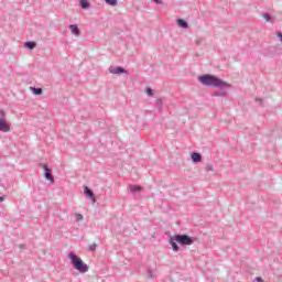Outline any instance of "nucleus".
<instances>
[{
	"label": "nucleus",
	"instance_id": "16",
	"mask_svg": "<svg viewBox=\"0 0 282 282\" xmlns=\"http://www.w3.org/2000/svg\"><path fill=\"white\" fill-rule=\"evenodd\" d=\"M155 105H156V108L159 109V111H162V107H163L162 99H156Z\"/></svg>",
	"mask_w": 282,
	"mask_h": 282
},
{
	"label": "nucleus",
	"instance_id": "25",
	"mask_svg": "<svg viewBox=\"0 0 282 282\" xmlns=\"http://www.w3.org/2000/svg\"><path fill=\"white\" fill-rule=\"evenodd\" d=\"M276 36H278V39H279V41H280V43H281V45H282V33H281V32H278V33H276Z\"/></svg>",
	"mask_w": 282,
	"mask_h": 282
},
{
	"label": "nucleus",
	"instance_id": "9",
	"mask_svg": "<svg viewBox=\"0 0 282 282\" xmlns=\"http://www.w3.org/2000/svg\"><path fill=\"white\" fill-rule=\"evenodd\" d=\"M68 29L70 30L72 34H74L75 36H80V29H78V25L70 24Z\"/></svg>",
	"mask_w": 282,
	"mask_h": 282
},
{
	"label": "nucleus",
	"instance_id": "14",
	"mask_svg": "<svg viewBox=\"0 0 282 282\" xmlns=\"http://www.w3.org/2000/svg\"><path fill=\"white\" fill-rule=\"evenodd\" d=\"M24 47L28 50H34V47H36V42H25Z\"/></svg>",
	"mask_w": 282,
	"mask_h": 282
},
{
	"label": "nucleus",
	"instance_id": "11",
	"mask_svg": "<svg viewBox=\"0 0 282 282\" xmlns=\"http://www.w3.org/2000/svg\"><path fill=\"white\" fill-rule=\"evenodd\" d=\"M191 158H192V162H194L195 164L202 161V155L198 152H193L191 154Z\"/></svg>",
	"mask_w": 282,
	"mask_h": 282
},
{
	"label": "nucleus",
	"instance_id": "19",
	"mask_svg": "<svg viewBox=\"0 0 282 282\" xmlns=\"http://www.w3.org/2000/svg\"><path fill=\"white\" fill-rule=\"evenodd\" d=\"M263 19L267 20L269 23H272V17L269 15V13L262 14Z\"/></svg>",
	"mask_w": 282,
	"mask_h": 282
},
{
	"label": "nucleus",
	"instance_id": "3",
	"mask_svg": "<svg viewBox=\"0 0 282 282\" xmlns=\"http://www.w3.org/2000/svg\"><path fill=\"white\" fill-rule=\"evenodd\" d=\"M67 257L70 261V265H73L74 270H77L79 274H85L89 272V265L84 263L83 259L80 257H77L74 251H70Z\"/></svg>",
	"mask_w": 282,
	"mask_h": 282
},
{
	"label": "nucleus",
	"instance_id": "4",
	"mask_svg": "<svg viewBox=\"0 0 282 282\" xmlns=\"http://www.w3.org/2000/svg\"><path fill=\"white\" fill-rule=\"evenodd\" d=\"M41 169H44V177L52 184H54V175H52V169H50V165L47 163H40Z\"/></svg>",
	"mask_w": 282,
	"mask_h": 282
},
{
	"label": "nucleus",
	"instance_id": "13",
	"mask_svg": "<svg viewBox=\"0 0 282 282\" xmlns=\"http://www.w3.org/2000/svg\"><path fill=\"white\" fill-rule=\"evenodd\" d=\"M220 89L221 90L214 93V96H218L220 98H226V96H228V93L226 90H224V88H220Z\"/></svg>",
	"mask_w": 282,
	"mask_h": 282
},
{
	"label": "nucleus",
	"instance_id": "27",
	"mask_svg": "<svg viewBox=\"0 0 282 282\" xmlns=\"http://www.w3.org/2000/svg\"><path fill=\"white\" fill-rule=\"evenodd\" d=\"M152 1H154V3H156L158 6H162V3H164V1L162 0H152Z\"/></svg>",
	"mask_w": 282,
	"mask_h": 282
},
{
	"label": "nucleus",
	"instance_id": "2",
	"mask_svg": "<svg viewBox=\"0 0 282 282\" xmlns=\"http://www.w3.org/2000/svg\"><path fill=\"white\" fill-rule=\"evenodd\" d=\"M169 243L172 246L174 252H178L180 246H193V243H195V238L186 234H177L170 238ZM177 243H180V246H177Z\"/></svg>",
	"mask_w": 282,
	"mask_h": 282
},
{
	"label": "nucleus",
	"instance_id": "10",
	"mask_svg": "<svg viewBox=\"0 0 282 282\" xmlns=\"http://www.w3.org/2000/svg\"><path fill=\"white\" fill-rule=\"evenodd\" d=\"M176 23H177L178 28H182L183 30H188V22H186V20L177 19Z\"/></svg>",
	"mask_w": 282,
	"mask_h": 282
},
{
	"label": "nucleus",
	"instance_id": "6",
	"mask_svg": "<svg viewBox=\"0 0 282 282\" xmlns=\"http://www.w3.org/2000/svg\"><path fill=\"white\" fill-rule=\"evenodd\" d=\"M0 131L2 133H10V126L6 119H0Z\"/></svg>",
	"mask_w": 282,
	"mask_h": 282
},
{
	"label": "nucleus",
	"instance_id": "8",
	"mask_svg": "<svg viewBox=\"0 0 282 282\" xmlns=\"http://www.w3.org/2000/svg\"><path fill=\"white\" fill-rule=\"evenodd\" d=\"M109 72H110V74H127V69H124L120 66H117L116 68L110 67Z\"/></svg>",
	"mask_w": 282,
	"mask_h": 282
},
{
	"label": "nucleus",
	"instance_id": "20",
	"mask_svg": "<svg viewBox=\"0 0 282 282\" xmlns=\"http://www.w3.org/2000/svg\"><path fill=\"white\" fill-rule=\"evenodd\" d=\"M145 94H147L148 96H154L155 93H153V89H151L150 87H147V88H145Z\"/></svg>",
	"mask_w": 282,
	"mask_h": 282
},
{
	"label": "nucleus",
	"instance_id": "18",
	"mask_svg": "<svg viewBox=\"0 0 282 282\" xmlns=\"http://www.w3.org/2000/svg\"><path fill=\"white\" fill-rule=\"evenodd\" d=\"M205 171L208 173V172H213L215 171V167L213 166V164L210 163H207L206 166H205Z\"/></svg>",
	"mask_w": 282,
	"mask_h": 282
},
{
	"label": "nucleus",
	"instance_id": "12",
	"mask_svg": "<svg viewBox=\"0 0 282 282\" xmlns=\"http://www.w3.org/2000/svg\"><path fill=\"white\" fill-rule=\"evenodd\" d=\"M32 94H34V96H41L43 94V88H36V87H30Z\"/></svg>",
	"mask_w": 282,
	"mask_h": 282
},
{
	"label": "nucleus",
	"instance_id": "23",
	"mask_svg": "<svg viewBox=\"0 0 282 282\" xmlns=\"http://www.w3.org/2000/svg\"><path fill=\"white\" fill-rule=\"evenodd\" d=\"M147 276H148V279H153V276H155V275L153 274V271L148 270Z\"/></svg>",
	"mask_w": 282,
	"mask_h": 282
},
{
	"label": "nucleus",
	"instance_id": "28",
	"mask_svg": "<svg viewBox=\"0 0 282 282\" xmlns=\"http://www.w3.org/2000/svg\"><path fill=\"white\" fill-rule=\"evenodd\" d=\"M256 102H260V105H262L263 99L262 98H256Z\"/></svg>",
	"mask_w": 282,
	"mask_h": 282
},
{
	"label": "nucleus",
	"instance_id": "1",
	"mask_svg": "<svg viewBox=\"0 0 282 282\" xmlns=\"http://www.w3.org/2000/svg\"><path fill=\"white\" fill-rule=\"evenodd\" d=\"M198 83L203 85V87H212L214 89H230L232 85L227 82L219 79V77L210 74L200 75L197 77Z\"/></svg>",
	"mask_w": 282,
	"mask_h": 282
},
{
	"label": "nucleus",
	"instance_id": "5",
	"mask_svg": "<svg viewBox=\"0 0 282 282\" xmlns=\"http://www.w3.org/2000/svg\"><path fill=\"white\" fill-rule=\"evenodd\" d=\"M84 195H86V197H88L89 199H91V202H94V204H96V195L94 194V191H91L89 187H84Z\"/></svg>",
	"mask_w": 282,
	"mask_h": 282
},
{
	"label": "nucleus",
	"instance_id": "17",
	"mask_svg": "<svg viewBox=\"0 0 282 282\" xmlns=\"http://www.w3.org/2000/svg\"><path fill=\"white\" fill-rule=\"evenodd\" d=\"M107 6L116 7L118 6V0H105Z\"/></svg>",
	"mask_w": 282,
	"mask_h": 282
},
{
	"label": "nucleus",
	"instance_id": "7",
	"mask_svg": "<svg viewBox=\"0 0 282 282\" xmlns=\"http://www.w3.org/2000/svg\"><path fill=\"white\" fill-rule=\"evenodd\" d=\"M129 191H130V193H132V195H135V193H140V192L144 191V187H142L140 185H129Z\"/></svg>",
	"mask_w": 282,
	"mask_h": 282
},
{
	"label": "nucleus",
	"instance_id": "21",
	"mask_svg": "<svg viewBox=\"0 0 282 282\" xmlns=\"http://www.w3.org/2000/svg\"><path fill=\"white\" fill-rule=\"evenodd\" d=\"M96 248H98V245H96V243L90 245L89 246L90 252H95Z\"/></svg>",
	"mask_w": 282,
	"mask_h": 282
},
{
	"label": "nucleus",
	"instance_id": "29",
	"mask_svg": "<svg viewBox=\"0 0 282 282\" xmlns=\"http://www.w3.org/2000/svg\"><path fill=\"white\" fill-rule=\"evenodd\" d=\"M6 196H0V202H4Z\"/></svg>",
	"mask_w": 282,
	"mask_h": 282
},
{
	"label": "nucleus",
	"instance_id": "26",
	"mask_svg": "<svg viewBox=\"0 0 282 282\" xmlns=\"http://www.w3.org/2000/svg\"><path fill=\"white\" fill-rule=\"evenodd\" d=\"M254 281H257V282H265V281H263V278H262V276H256V278H254Z\"/></svg>",
	"mask_w": 282,
	"mask_h": 282
},
{
	"label": "nucleus",
	"instance_id": "15",
	"mask_svg": "<svg viewBox=\"0 0 282 282\" xmlns=\"http://www.w3.org/2000/svg\"><path fill=\"white\" fill-rule=\"evenodd\" d=\"M79 3L83 10H87L89 8V2L87 0H79Z\"/></svg>",
	"mask_w": 282,
	"mask_h": 282
},
{
	"label": "nucleus",
	"instance_id": "22",
	"mask_svg": "<svg viewBox=\"0 0 282 282\" xmlns=\"http://www.w3.org/2000/svg\"><path fill=\"white\" fill-rule=\"evenodd\" d=\"M76 221H83V214H75Z\"/></svg>",
	"mask_w": 282,
	"mask_h": 282
},
{
	"label": "nucleus",
	"instance_id": "24",
	"mask_svg": "<svg viewBox=\"0 0 282 282\" xmlns=\"http://www.w3.org/2000/svg\"><path fill=\"white\" fill-rule=\"evenodd\" d=\"M0 120H6V111L3 109L0 110Z\"/></svg>",
	"mask_w": 282,
	"mask_h": 282
}]
</instances>
